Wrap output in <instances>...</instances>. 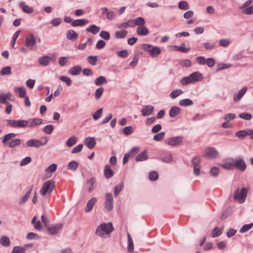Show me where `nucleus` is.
<instances>
[{"label":"nucleus","instance_id":"nucleus-24","mask_svg":"<svg viewBox=\"0 0 253 253\" xmlns=\"http://www.w3.org/2000/svg\"><path fill=\"white\" fill-rule=\"evenodd\" d=\"M202 74L199 72H194L189 75L192 83L198 82L202 79Z\"/></svg>","mask_w":253,"mask_h":253},{"label":"nucleus","instance_id":"nucleus-49","mask_svg":"<svg viewBox=\"0 0 253 253\" xmlns=\"http://www.w3.org/2000/svg\"><path fill=\"white\" fill-rule=\"evenodd\" d=\"M134 20L135 25H137L138 27L142 26L145 24V21L144 19L141 17H138Z\"/></svg>","mask_w":253,"mask_h":253},{"label":"nucleus","instance_id":"nucleus-12","mask_svg":"<svg viewBox=\"0 0 253 253\" xmlns=\"http://www.w3.org/2000/svg\"><path fill=\"white\" fill-rule=\"evenodd\" d=\"M243 171L246 169V164L244 160L242 158H237L234 160V169Z\"/></svg>","mask_w":253,"mask_h":253},{"label":"nucleus","instance_id":"nucleus-43","mask_svg":"<svg viewBox=\"0 0 253 253\" xmlns=\"http://www.w3.org/2000/svg\"><path fill=\"white\" fill-rule=\"evenodd\" d=\"M14 91L15 92H18L21 97H25L26 93V89L23 87H17L15 89Z\"/></svg>","mask_w":253,"mask_h":253},{"label":"nucleus","instance_id":"nucleus-58","mask_svg":"<svg viewBox=\"0 0 253 253\" xmlns=\"http://www.w3.org/2000/svg\"><path fill=\"white\" fill-rule=\"evenodd\" d=\"M235 135L240 139H244L247 136L245 130H240L236 132Z\"/></svg>","mask_w":253,"mask_h":253},{"label":"nucleus","instance_id":"nucleus-28","mask_svg":"<svg viewBox=\"0 0 253 253\" xmlns=\"http://www.w3.org/2000/svg\"><path fill=\"white\" fill-rule=\"evenodd\" d=\"M0 244L4 247H8L10 245L9 238L6 236H2L0 239Z\"/></svg>","mask_w":253,"mask_h":253},{"label":"nucleus","instance_id":"nucleus-8","mask_svg":"<svg viewBox=\"0 0 253 253\" xmlns=\"http://www.w3.org/2000/svg\"><path fill=\"white\" fill-rule=\"evenodd\" d=\"M44 139H45V142H42L41 141L38 139H30L27 141L26 145L28 147H35L38 148H40L41 146L45 145L47 142V138L46 137H44Z\"/></svg>","mask_w":253,"mask_h":253},{"label":"nucleus","instance_id":"nucleus-29","mask_svg":"<svg viewBox=\"0 0 253 253\" xmlns=\"http://www.w3.org/2000/svg\"><path fill=\"white\" fill-rule=\"evenodd\" d=\"M19 6L22 7V10L25 13L30 14L34 11L33 8L32 7L26 5L24 2H20Z\"/></svg>","mask_w":253,"mask_h":253},{"label":"nucleus","instance_id":"nucleus-46","mask_svg":"<svg viewBox=\"0 0 253 253\" xmlns=\"http://www.w3.org/2000/svg\"><path fill=\"white\" fill-rule=\"evenodd\" d=\"M133 128L131 126H127L123 128L122 132L126 135L131 134L133 132Z\"/></svg>","mask_w":253,"mask_h":253},{"label":"nucleus","instance_id":"nucleus-55","mask_svg":"<svg viewBox=\"0 0 253 253\" xmlns=\"http://www.w3.org/2000/svg\"><path fill=\"white\" fill-rule=\"evenodd\" d=\"M87 60L91 65H95L97 60V57L96 56H89L87 58Z\"/></svg>","mask_w":253,"mask_h":253},{"label":"nucleus","instance_id":"nucleus-56","mask_svg":"<svg viewBox=\"0 0 253 253\" xmlns=\"http://www.w3.org/2000/svg\"><path fill=\"white\" fill-rule=\"evenodd\" d=\"M123 187V184L120 183L117 185L115 188L114 195L115 197H117L119 194L120 192L122 191Z\"/></svg>","mask_w":253,"mask_h":253},{"label":"nucleus","instance_id":"nucleus-51","mask_svg":"<svg viewBox=\"0 0 253 253\" xmlns=\"http://www.w3.org/2000/svg\"><path fill=\"white\" fill-rule=\"evenodd\" d=\"M25 249L20 246H15L13 248L11 253H25Z\"/></svg>","mask_w":253,"mask_h":253},{"label":"nucleus","instance_id":"nucleus-30","mask_svg":"<svg viewBox=\"0 0 253 253\" xmlns=\"http://www.w3.org/2000/svg\"><path fill=\"white\" fill-rule=\"evenodd\" d=\"M88 23V20L85 19H77L73 21L71 23V25L73 27L83 26L85 24Z\"/></svg>","mask_w":253,"mask_h":253},{"label":"nucleus","instance_id":"nucleus-26","mask_svg":"<svg viewBox=\"0 0 253 253\" xmlns=\"http://www.w3.org/2000/svg\"><path fill=\"white\" fill-rule=\"evenodd\" d=\"M136 32L140 36H145L149 34V30L144 25L142 26L138 27L136 29Z\"/></svg>","mask_w":253,"mask_h":253},{"label":"nucleus","instance_id":"nucleus-6","mask_svg":"<svg viewBox=\"0 0 253 253\" xmlns=\"http://www.w3.org/2000/svg\"><path fill=\"white\" fill-rule=\"evenodd\" d=\"M7 124L9 126L15 128L25 127L28 126L27 120H8Z\"/></svg>","mask_w":253,"mask_h":253},{"label":"nucleus","instance_id":"nucleus-42","mask_svg":"<svg viewBox=\"0 0 253 253\" xmlns=\"http://www.w3.org/2000/svg\"><path fill=\"white\" fill-rule=\"evenodd\" d=\"M79 166V164L75 161H72L68 164V169L75 171Z\"/></svg>","mask_w":253,"mask_h":253},{"label":"nucleus","instance_id":"nucleus-5","mask_svg":"<svg viewBox=\"0 0 253 253\" xmlns=\"http://www.w3.org/2000/svg\"><path fill=\"white\" fill-rule=\"evenodd\" d=\"M248 190L249 189L245 187L242 188L240 190L238 188L234 192V199L241 203H243L246 200Z\"/></svg>","mask_w":253,"mask_h":253},{"label":"nucleus","instance_id":"nucleus-57","mask_svg":"<svg viewBox=\"0 0 253 253\" xmlns=\"http://www.w3.org/2000/svg\"><path fill=\"white\" fill-rule=\"evenodd\" d=\"M53 129H54V126L52 125H47L43 128L44 132L45 133L48 134L51 133V132L53 131Z\"/></svg>","mask_w":253,"mask_h":253},{"label":"nucleus","instance_id":"nucleus-3","mask_svg":"<svg viewBox=\"0 0 253 253\" xmlns=\"http://www.w3.org/2000/svg\"><path fill=\"white\" fill-rule=\"evenodd\" d=\"M16 135V134L14 133H10L6 134L2 139V143L8 144V146L11 148L19 145L21 143V140L19 139H12Z\"/></svg>","mask_w":253,"mask_h":253},{"label":"nucleus","instance_id":"nucleus-33","mask_svg":"<svg viewBox=\"0 0 253 253\" xmlns=\"http://www.w3.org/2000/svg\"><path fill=\"white\" fill-rule=\"evenodd\" d=\"M82 71V67L80 66H75L71 68L69 73L72 75H78Z\"/></svg>","mask_w":253,"mask_h":253},{"label":"nucleus","instance_id":"nucleus-18","mask_svg":"<svg viewBox=\"0 0 253 253\" xmlns=\"http://www.w3.org/2000/svg\"><path fill=\"white\" fill-rule=\"evenodd\" d=\"M159 159L164 163H169L172 161V156L170 153L167 152L161 154Z\"/></svg>","mask_w":253,"mask_h":253},{"label":"nucleus","instance_id":"nucleus-52","mask_svg":"<svg viewBox=\"0 0 253 253\" xmlns=\"http://www.w3.org/2000/svg\"><path fill=\"white\" fill-rule=\"evenodd\" d=\"M104 91V88L103 87H100L97 88L95 91V97L96 99L98 100L101 97L102 93Z\"/></svg>","mask_w":253,"mask_h":253},{"label":"nucleus","instance_id":"nucleus-44","mask_svg":"<svg viewBox=\"0 0 253 253\" xmlns=\"http://www.w3.org/2000/svg\"><path fill=\"white\" fill-rule=\"evenodd\" d=\"M77 142V137L73 136L69 138L66 141V145L67 146L71 147L73 146Z\"/></svg>","mask_w":253,"mask_h":253},{"label":"nucleus","instance_id":"nucleus-54","mask_svg":"<svg viewBox=\"0 0 253 253\" xmlns=\"http://www.w3.org/2000/svg\"><path fill=\"white\" fill-rule=\"evenodd\" d=\"M165 135V132H161L159 133L155 134L153 137V139L157 141H160L164 138Z\"/></svg>","mask_w":253,"mask_h":253},{"label":"nucleus","instance_id":"nucleus-59","mask_svg":"<svg viewBox=\"0 0 253 253\" xmlns=\"http://www.w3.org/2000/svg\"><path fill=\"white\" fill-rule=\"evenodd\" d=\"M158 178V174L155 171H153L149 173V178L152 181H155Z\"/></svg>","mask_w":253,"mask_h":253},{"label":"nucleus","instance_id":"nucleus-25","mask_svg":"<svg viewBox=\"0 0 253 253\" xmlns=\"http://www.w3.org/2000/svg\"><path fill=\"white\" fill-rule=\"evenodd\" d=\"M173 49L175 51H178L183 53H186L189 51L190 48L185 47V44L182 43L180 45L172 46Z\"/></svg>","mask_w":253,"mask_h":253},{"label":"nucleus","instance_id":"nucleus-63","mask_svg":"<svg viewBox=\"0 0 253 253\" xmlns=\"http://www.w3.org/2000/svg\"><path fill=\"white\" fill-rule=\"evenodd\" d=\"M139 151V148L138 147H135L132 148L128 153H127L128 154L130 157H133L135 155H136L138 152Z\"/></svg>","mask_w":253,"mask_h":253},{"label":"nucleus","instance_id":"nucleus-22","mask_svg":"<svg viewBox=\"0 0 253 253\" xmlns=\"http://www.w3.org/2000/svg\"><path fill=\"white\" fill-rule=\"evenodd\" d=\"M66 35V38L72 41H75L78 37V34L73 30L67 31Z\"/></svg>","mask_w":253,"mask_h":253},{"label":"nucleus","instance_id":"nucleus-41","mask_svg":"<svg viewBox=\"0 0 253 253\" xmlns=\"http://www.w3.org/2000/svg\"><path fill=\"white\" fill-rule=\"evenodd\" d=\"M183 91L181 89H175L173 90L169 94L171 98L174 99L182 94Z\"/></svg>","mask_w":253,"mask_h":253},{"label":"nucleus","instance_id":"nucleus-60","mask_svg":"<svg viewBox=\"0 0 253 253\" xmlns=\"http://www.w3.org/2000/svg\"><path fill=\"white\" fill-rule=\"evenodd\" d=\"M101 38L104 39L105 40H109L110 38V34L105 31H102L99 34Z\"/></svg>","mask_w":253,"mask_h":253},{"label":"nucleus","instance_id":"nucleus-14","mask_svg":"<svg viewBox=\"0 0 253 253\" xmlns=\"http://www.w3.org/2000/svg\"><path fill=\"white\" fill-rule=\"evenodd\" d=\"M221 167L225 169H234V160L232 158L226 160L224 163L220 165Z\"/></svg>","mask_w":253,"mask_h":253},{"label":"nucleus","instance_id":"nucleus-7","mask_svg":"<svg viewBox=\"0 0 253 253\" xmlns=\"http://www.w3.org/2000/svg\"><path fill=\"white\" fill-rule=\"evenodd\" d=\"M25 45L31 50L37 49L36 40L33 35L31 34L26 37Z\"/></svg>","mask_w":253,"mask_h":253},{"label":"nucleus","instance_id":"nucleus-64","mask_svg":"<svg viewBox=\"0 0 253 253\" xmlns=\"http://www.w3.org/2000/svg\"><path fill=\"white\" fill-rule=\"evenodd\" d=\"M50 24H51L53 26L55 27H57L59 26L61 23V19L59 18H56L53 19L50 22Z\"/></svg>","mask_w":253,"mask_h":253},{"label":"nucleus","instance_id":"nucleus-23","mask_svg":"<svg viewBox=\"0 0 253 253\" xmlns=\"http://www.w3.org/2000/svg\"><path fill=\"white\" fill-rule=\"evenodd\" d=\"M96 201V198L93 197L91 198L87 203V205L85 209V211L86 212H90L92 210Z\"/></svg>","mask_w":253,"mask_h":253},{"label":"nucleus","instance_id":"nucleus-39","mask_svg":"<svg viewBox=\"0 0 253 253\" xmlns=\"http://www.w3.org/2000/svg\"><path fill=\"white\" fill-rule=\"evenodd\" d=\"M127 34V32L126 30H122L115 32V36L117 39H123L126 37Z\"/></svg>","mask_w":253,"mask_h":253},{"label":"nucleus","instance_id":"nucleus-50","mask_svg":"<svg viewBox=\"0 0 253 253\" xmlns=\"http://www.w3.org/2000/svg\"><path fill=\"white\" fill-rule=\"evenodd\" d=\"M0 73L2 76L11 74V67L10 66H6L3 68L1 70Z\"/></svg>","mask_w":253,"mask_h":253},{"label":"nucleus","instance_id":"nucleus-27","mask_svg":"<svg viewBox=\"0 0 253 253\" xmlns=\"http://www.w3.org/2000/svg\"><path fill=\"white\" fill-rule=\"evenodd\" d=\"M114 174V171L111 169L109 165H106L104 169V175L107 179L110 178Z\"/></svg>","mask_w":253,"mask_h":253},{"label":"nucleus","instance_id":"nucleus-62","mask_svg":"<svg viewBox=\"0 0 253 253\" xmlns=\"http://www.w3.org/2000/svg\"><path fill=\"white\" fill-rule=\"evenodd\" d=\"M231 213V210L230 209H227L225 211H224L223 213H222V215L220 216V218L221 220H224L226 218H227L229 215Z\"/></svg>","mask_w":253,"mask_h":253},{"label":"nucleus","instance_id":"nucleus-35","mask_svg":"<svg viewBox=\"0 0 253 253\" xmlns=\"http://www.w3.org/2000/svg\"><path fill=\"white\" fill-rule=\"evenodd\" d=\"M179 103L181 106H189L193 105V102L190 99L186 98L180 100Z\"/></svg>","mask_w":253,"mask_h":253},{"label":"nucleus","instance_id":"nucleus-32","mask_svg":"<svg viewBox=\"0 0 253 253\" xmlns=\"http://www.w3.org/2000/svg\"><path fill=\"white\" fill-rule=\"evenodd\" d=\"M51 60L50 57L48 56H43L39 59V62L41 65L47 66Z\"/></svg>","mask_w":253,"mask_h":253},{"label":"nucleus","instance_id":"nucleus-47","mask_svg":"<svg viewBox=\"0 0 253 253\" xmlns=\"http://www.w3.org/2000/svg\"><path fill=\"white\" fill-rule=\"evenodd\" d=\"M253 226V223L248 224L244 225L240 230V232L242 233H245L250 229Z\"/></svg>","mask_w":253,"mask_h":253},{"label":"nucleus","instance_id":"nucleus-16","mask_svg":"<svg viewBox=\"0 0 253 253\" xmlns=\"http://www.w3.org/2000/svg\"><path fill=\"white\" fill-rule=\"evenodd\" d=\"M154 111V108L151 105L144 106L142 110L141 113L143 116H148L152 114Z\"/></svg>","mask_w":253,"mask_h":253},{"label":"nucleus","instance_id":"nucleus-34","mask_svg":"<svg viewBox=\"0 0 253 253\" xmlns=\"http://www.w3.org/2000/svg\"><path fill=\"white\" fill-rule=\"evenodd\" d=\"M86 31L93 34H96L99 32L100 28L95 25H91L86 28Z\"/></svg>","mask_w":253,"mask_h":253},{"label":"nucleus","instance_id":"nucleus-11","mask_svg":"<svg viewBox=\"0 0 253 253\" xmlns=\"http://www.w3.org/2000/svg\"><path fill=\"white\" fill-rule=\"evenodd\" d=\"M183 140V137L182 136H176L167 139L166 141V143L170 146H176L180 145Z\"/></svg>","mask_w":253,"mask_h":253},{"label":"nucleus","instance_id":"nucleus-1","mask_svg":"<svg viewBox=\"0 0 253 253\" xmlns=\"http://www.w3.org/2000/svg\"><path fill=\"white\" fill-rule=\"evenodd\" d=\"M113 230L114 227L111 222L103 223L97 227L95 234L99 237H104L105 235H109Z\"/></svg>","mask_w":253,"mask_h":253},{"label":"nucleus","instance_id":"nucleus-19","mask_svg":"<svg viewBox=\"0 0 253 253\" xmlns=\"http://www.w3.org/2000/svg\"><path fill=\"white\" fill-rule=\"evenodd\" d=\"M33 185H31L28 190L26 192V193L25 194V195L23 196V197L20 199L19 201V204L20 205H23L28 199V198L30 197L31 192L33 189Z\"/></svg>","mask_w":253,"mask_h":253},{"label":"nucleus","instance_id":"nucleus-40","mask_svg":"<svg viewBox=\"0 0 253 253\" xmlns=\"http://www.w3.org/2000/svg\"><path fill=\"white\" fill-rule=\"evenodd\" d=\"M178 7L180 9L187 10L189 8V5L186 1H180L178 4Z\"/></svg>","mask_w":253,"mask_h":253},{"label":"nucleus","instance_id":"nucleus-38","mask_svg":"<svg viewBox=\"0 0 253 253\" xmlns=\"http://www.w3.org/2000/svg\"><path fill=\"white\" fill-rule=\"evenodd\" d=\"M107 83L106 78L103 76H99L94 81L96 85H101Z\"/></svg>","mask_w":253,"mask_h":253},{"label":"nucleus","instance_id":"nucleus-10","mask_svg":"<svg viewBox=\"0 0 253 253\" xmlns=\"http://www.w3.org/2000/svg\"><path fill=\"white\" fill-rule=\"evenodd\" d=\"M114 207L113 198L111 194L107 193L105 195V208L106 211H111Z\"/></svg>","mask_w":253,"mask_h":253},{"label":"nucleus","instance_id":"nucleus-20","mask_svg":"<svg viewBox=\"0 0 253 253\" xmlns=\"http://www.w3.org/2000/svg\"><path fill=\"white\" fill-rule=\"evenodd\" d=\"M247 90V87L245 86L243 88H242L240 90L238 91V92L236 94H235L234 95V100L235 101H239L242 97L244 96V95L245 94Z\"/></svg>","mask_w":253,"mask_h":253},{"label":"nucleus","instance_id":"nucleus-61","mask_svg":"<svg viewBox=\"0 0 253 253\" xmlns=\"http://www.w3.org/2000/svg\"><path fill=\"white\" fill-rule=\"evenodd\" d=\"M59 79L66 83L67 86L71 85L72 84V80L68 77L65 76H61Z\"/></svg>","mask_w":253,"mask_h":253},{"label":"nucleus","instance_id":"nucleus-21","mask_svg":"<svg viewBox=\"0 0 253 253\" xmlns=\"http://www.w3.org/2000/svg\"><path fill=\"white\" fill-rule=\"evenodd\" d=\"M84 143L89 149H92L96 144L95 139L94 137H88L84 140Z\"/></svg>","mask_w":253,"mask_h":253},{"label":"nucleus","instance_id":"nucleus-37","mask_svg":"<svg viewBox=\"0 0 253 253\" xmlns=\"http://www.w3.org/2000/svg\"><path fill=\"white\" fill-rule=\"evenodd\" d=\"M127 238H128L127 250L129 252L131 253L133 251L134 246H133V242L132 239V238L130 236V235L129 233H127Z\"/></svg>","mask_w":253,"mask_h":253},{"label":"nucleus","instance_id":"nucleus-31","mask_svg":"<svg viewBox=\"0 0 253 253\" xmlns=\"http://www.w3.org/2000/svg\"><path fill=\"white\" fill-rule=\"evenodd\" d=\"M181 109L178 107L173 106L169 110V116L174 118L177 116L180 113Z\"/></svg>","mask_w":253,"mask_h":253},{"label":"nucleus","instance_id":"nucleus-9","mask_svg":"<svg viewBox=\"0 0 253 253\" xmlns=\"http://www.w3.org/2000/svg\"><path fill=\"white\" fill-rule=\"evenodd\" d=\"M218 152L214 147H209L205 151L204 157L209 159H214L218 157Z\"/></svg>","mask_w":253,"mask_h":253},{"label":"nucleus","instance_id":"nucleus-17","mask_svg":"<svg viewBox=\"0 0 253 253\" xmlns=\"http://www.w3.org/2000/svg\"><path fill=\"white\" fill-rule=\"evenodd\" d=\"M28 126L30 127H33L36 126L41 125L42 123V120L40 118H33L29 119L27 121Z\"/></svg>","mask_w":253,"mask_h":253},{"label":"nucleus","instance_id":"nucleus-36","mask_svg":"<svg viewBox=\"0 0 253 253\" xmlns=\"http://www.w3.org/2000/svg\"><path fill=\"white\" fill-rule=\"evenodd\" d=\"M148 158V155L147 154V152L146 150H144L142 153L138 154L136 157V161H143L147 160Z\"/></svg>","mask_w":253,"mask_h":253},{"label":"nucleus","instance_id":"nucleus-15","mask_svg":"<svg viewBox=\"0 0 253 253\" xmlns=\"http://www.w3.org/2000/svg\"><path fill=\"white\" fill-rule=\"evenodd\" d=\"M101 11L102 15H106V17L108 20H112L115 16V12L113 11H109V9L107 7H102L101 8Z\"/></svg>","mask_w":253,"mask_h":253},{"label":"nucleus","instance_id":"nucleus-2","mask_svg":"<svg viewBox=\"0 0 253 253\" xmlns=\"http://www.w3.org/2000/svg\"><path fill=\"white\" fill-rule=\"evenodd\" d=\"M55 186V182L53 180H49L43 183L40 189V194L44 197L48 196L53 191Z\"/></svg>","mask_w":253,"mask_h":253},{"label":"nucleus","instance_id":"nucleus-45","mask_svg":"<svg viewBox=\"0 0 253 253\" xmlns=\"http://www.w3.org/2000/svg\"><path fill=\"white\" fill-rule=\"evenodd\" d=\"M102 112H103L102 108H101L98 109L94 113H93L92 114L93 118L95 120H97L98 119H99L101 117V116L102 114Z\"/></svg>","mask_w":253,"mask_h":253},{"label":"nucleus","instance_id":"nucleus-13","mask_svg":"<svg viewBox=\"0 0 253 253\" xmlns=\"http://www.w3.org/2000/svg\"><path fill=\"white\" fill-rule=\"evenodd\" d=\"M62 226L63 225L61 223H57L55 225H51L50 227H49L47 229V231L50 235H55L61 229Z\"/></svg>","mask_w":253,"mask_h":253},{"label":"nucleus","instance_id":"nucleus-48","mask_svg":"<svg viewBox=\"0 0 253 253\" xmlns=\"http://www.w3.org/2000/svg\"><path fill=\"white\" fill-rule=\"evenodd\" d=\"M57 166L56 164H52L49 166L45 170L46 172L53 173L57 169Z\"/></svg>","mask_w":253,"mask_h":253},{"label":"nucleus","instance_id":"nucleus-53","mask_svg":"<svg viewBox=\"0 0 253 253\" xmlns=\"http://www.w3.org/2000/svg\"><path fill=\"white\" fill-rule=\"evenodd\" d=\"M239 117L246 120H250L252 118V115L249 113H242L239 114Z\"/></svg>","mask_w":253,"mask_h":253},{"label":"nucleus","instance_id":"nucleus-4","mask_svg":"<svg viewBox=\"0 0 253 253\" xmlns=\"http://www.w3.org/2000/svg\"><path fill=\"white\" fill-rule=\"evenodd\" d=\"M142 48L154 58L158 57L161 53V49L159 47L154 46L151 44H143Z\"/></svg>","mask_w":253,"mask_h":253}]
</instances>
